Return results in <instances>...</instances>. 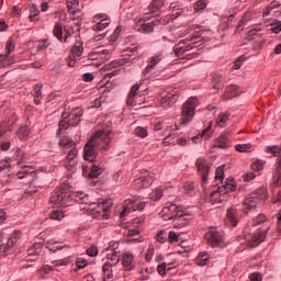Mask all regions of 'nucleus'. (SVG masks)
<instances>
[{
	"label": "nucleus",
	"mask_w": 281,
	"mask_h": 281,
	"mask_svg": "<svg viewBox=\"0 0 281 281\" xmlns=\"http://www.w3.org/2000/svg\"><path fill=\"white\" fill-rule=\"evenodd\" d=\"M164 196V190L157 188L149 193L150 201H159Z\"/></svg>",
	"instance_id": "obj_47"
},
{
	"label": "nucleus",
	"mask_w": 281,
	"mask_h": 281,
	"mask_svg": "<svg viewBox=\"0 0 281 281\" xmlns=\"http://www.w3.org/2000/svg\"><path fill=\"white\" fill-rule=\"evenodd\" d=\"M71 199V192L67 188V186L58 187L55 192L52 193L49 198V203L53 205H67Z\"/></svg>",
	"instance_id": "obj_6"
},
{
	"label": "nucleus",
	"mask_w": 281,
	"mask_h": 281,
	"mask_svg": "<svg viewBox=\"0 0 281 281\" xmlns=\"http://www.w3.org/2000/svg\"><path fill=\"white\" fill-rule=\"evenodd\" d=\"M226 218L232 224V227H236V225H238V209L236 207L227 209Z\"/></svg>",
	"instance_id": "obj_22"
},
{
	"label": "nucleus",
	"mask_w": 281,
	"mask_h": 281,
	"mask_svg": "<svg viewBox=\"0 0 281 281\" xmlns=\"http://www.w3.org/2000/svg\"><path fill=\"white\" fill-rule=\"evenodd\" d=\"M32 95L34 98V104H41V100H43V83H36L33 87Z\"/></svg>",
	"instance_id": "obj_23"
},
{
	"label": "nucleus",
	"mask_w": 281,
	"mask_h": 281,
	"mask_svg": "<svg viewBox=\"0 0 281 281\" xmlns=\"http://www.w3.org/2000/svg\"><path fill=\"white\" fill-rule=\"evenodd\" d=\"M70 262L71 260L69 259V257H66L64 259L53 261V265H55V267H67V265H69Z\"/></svg>",
	"instance_id": "obj_62"
},
{
	"label": "nucleus",
	"mask_w": 281,
	"mask_h": 281,
	"mask_svg": "<svg viewBox=\"0 0 281 281\" xmlns=\"http://www.w3.org/2000/svg\"><path fill=\"white\" fill-rule=\"evenodd\" d=\"M104 205H106V200L99 202L97 209H93V212L98 214L97 218H103L104 221H106L109 220V212L111 209Z\"/></svg>",
	"instance_id": "obj_20"
},
{
	"label": "nucleus",
	"mask_w": 281,
	"mask_h": 281,
	"mask_svg": "<svg viewBox=\"0 0 281 281\" xmlns=\"http://www.w3.org/2000/svg\"><path fill=\"white\" fill-rule=\"evenodd\" d=\"M156 240L157 243H160L161 245H164V243L168 240V233L166 231H159L156 235Z\"/></svg>",
	"instance_id": "obj_56"
},
{
	"label": "nucleus",
	"mask_w": 281,
	"mask_h": 281,
	"mask_svg": "<svg viewBox=\"0 0 281 281\" xmlns=\"http://www.w3.org/2000/svg\"><path fill=\"white\" fill-rule=\"evenodd\" d=\"M159 25V20L146 21V20H138L135 23V30L140 32V34H150L155 31V27Z\"/></svg>",
	"instance_id": "obj_9"
},
{
	"label": "nucleus",
	"mask_w": 281,
	"mask_h": 281,
	"mask_svg": "<svg viewBox=\"0 0 281 281\" xmlns=\"http://www.w3.org/2000/svg\"><path fill=\"white\" fill-rule=\"evenodd\" d=\"M134 135H136V137H142V139H144V137H148V131L142 126H138L134 130Z\"/></svg>",
	"instance_id": "obj_57"
},
{
	"label": "nucleus",
	"mask_w": 281,
	"mask_h": 281,
	"mask_svg": "<svg viewBox=\"0 0 281 281\" xmlns=\"http://www.w3.org/2000/svg\"><path fill=\"white\" fill-rule=\"evenodd\" d=\"M16 177L20 179H27V177H34V170H27L26 167H23L22 170L18 171Z\"/></svg>",
	"instance_id": "obj_46"
},
{
	"label": "nucleus",
	"mask_w": 281,
	"mask_h": 281,
	"mask_svg": "<svg viewBox=\"0 0 281 281\" xmlns=\"http://www.w3.org/2000/svg\"><path fill=\"white\" fill-rule=\"evenodd\" d=\"M232 113L229 112H221L215 121L216 126L220 128H225L227 126V121L229 120V116Z\"/></svg>",
	"instance_id": "obj_25"
},
{
	"label": "nucleus",
	"mask_w": 281,
	"mask_h": 281,
	"mask_svg": "<svg viewBox=\"0 0 281 281\" xmlns=\"http://www.w3.org/2000/svg\"><path fill=\"white\" fill-rule=\"evenodd\" d=\"M206 8H207V2H205V0H198L193 4V10L195 12H203V10H205Z\"/></svg>",
	"instance_id": "obj_50"
},
{
	"label": "nucleus",
	"mask_w": 281,
	"mask_h": 281,
	"mask_svg": "<svg viewBox=\"0 0 281 281\" xmlns=\"http://www.w3.org/2000/svg\"><path fill=\"white\" fill-rule=\"evenodd\" d=\"M196 265L200 267H205L210 262V255L207 252H200L195 259Z\"/></svg>",
	"instance_id": "obj_37"
},
{
	"label": "nucleus",
	"mask_w": 281,
	"mask_h": 281,
	"mask_svg": "<svg viewBox=\"0 0 281 281\" xmlns=\"http://www.w3.org/2000/svg\"><path fill=\"white\" fill-rule=\"evenodd\" d=\"M161 5V0H153L149 4V10L150 12H156V10H159Z\"/></svg>",
	"instance_id": "obj_63"
},
{
	"label": "nucleus",
	"mask_w": 281,
	"mask_h": 281,
	"mask_svg": "<svg viewBox=\"0 0 281 281\" xmlns=\"http://www.w3.org/2000/svg\"><path fill=\"white\" fill-rule=\"evenodd\" d=\"M280 31H281V22L278 21L272 24L271 32H273V34H280Z\"/></svg>",
	"instance_id": "obj_64"
},
{
	"label": "nucleus",
	"mask_w": 281,
	"mask_h": 281,
	"mask_svg": "<svg viewBox=\"0 0 281 281\" xmlns=\"http://www.w3.org/2000/svg\"><path fill=\"white\" fill-rule=\"evenodd\" d=\"M59 146H61L63 148H74L76 147V143H74L71 138L65 136L59 140Z\"/></svg>",
	"instance_id": "obj_45"
},
{
	"label": "nucleus",
	"mask_w": 281,
	"mask_h": 281,
	"mask_svg": "<svg viewBox=\"0 0 281 281\" xmlns=\"http://www.w3.org/2000/svg\"><path fill=\"white\" fill-rule=\"evenodd\" d=\"M225 192H236V182L232 178H227L223 186Z\"/></svg>",
	"instance_id": "obj_41"
},
{
	"label": "nucleus",
	"mask_w": 281,
	"mask_h": 281,
	"mask_svg": "<svg viewBox=\"0 0 281 281\" xmlns=\"http://www.w3.org/2000/svg\"><path fill=\"white\" fill-rule=\"evenodd\" d=\"M238 86L231 85L226 87L225 92L223 94V100H232L233 98H238Z\"/></svg>",
	"instance_id": "obj_21"
},
{
	"label": "nucleus",
	"mask_w": 281,
	"mask_h": 281,
	"mask_svg": "<svg viewBox=\"0 0 281 281\" xmlns=\"http://www.w3.org/2000/svg\"><path fill=\"white\" fill-rule=\"evenodd\" d=\"M46 248L53 251V254H56V251L63 249V246L58 245V241H47Z\"/></svg>",
	"instance_id": "obj_53"
},
{
	"label": "nucleus",
	"mask_w": 281,
	"mask_h": 281,
	"mask_svg": "<svg viewBox=\"0 0 281 281\" xmlns=\"http://www.w3.org/2000/svg\"><path fill=\"white\" fill-rule=\"evenodd\" d=\"M199 104V99L191 97L182 105L181 109V121L180 124H188L192 122V117L195 115L196 106Z\"/></svg>",
	"instance_id": "obj_5"
},
{
	"label": "nucleus",
	"mask_w": 281,
	"mask_h": 281,
	"mask_svg": "<svg viewBox=\"0 0 281 281\" xmlns=\"http://www.w3.org/2000/svg\"><path fill=\"white\" fill-rule=\"evenodd\" d=\"M267 201V189L261 188L257 191L248 194L244 201L243 205L247 207V210H254V207H258V205H262Z\"/></svg>",
	"instance_id": "obj_3"
},
{
	"label": "nucleus",
	"mask_w": 281,
	"mask_h": 281,
	"mask_svg": "<svg viewBox=\"0 0 281 281\" xmlns=\"http://www.w3.org/2000/svg\"><path fill=\"white\" fill-rule=\"evenodd\" d=\"M109 254H112L114 256H119V258H122V246L117 241H111L108 246Z\"/></svg>",
	"instance_id": "obj_29"
},
{
	"label": "nucleus",
	"mask_w": 281,
	"mask_h": 281,
	"mask_svg": "<svg viewBox=\"0 0 281 281\" xmlns=\"http://www.w3.org/2000/svg\"><path fill=\"white\" fill-rule=\"evenodd\" d=\"M179 100V97L175 93H170L166 90H162L158 95V101L160 102L164 109H168L170 104H175Z\"/></svg>",
	"instance_id": "obj_15"
},
{
	"label": "nucleus",
	"mask_w": 281,
	"mask_h": 281,
	"mask_svg": "<svg viewBox=\"0 0 281 281\" xmlns=\"http://www.w3.org/2000/svg\"><path fill=\"white\" fill-rule=\"evenodd\" d=\"M82 115H85V112L79 106L72 109L68 114L63 113L61 121L59 122V133H65L70 126H78Z\"/></svg>",
	"instance_id": "obj_2"
},
{
	"label": "nucleus",
	"mask_w": 281,
	"mask_h": 281,
	"mask_svg": "<svg viewBox=\"0 0 281 281\" xmlns=\"http://www.w3.org/2000/svg\"><path fill=\"white\" fill-rule=\"evenodd\" d=\"M76 201L77 203H82L83 205H91V200H89V195L83 192H77Z\"/></svg>",
	"instance_id": "obj_42"
},
{
	"label": "nucleus",
	"mask_w": 281,
	"mask_h": 281,
	"mask_svg": "<svg viewBox=\"0 0 281 281\" xmlns=\"http://www.w3.org/2000/svg\"><path fill=\"white\" fill-rule=\"evenodd\" d=\"M153 173L145 171L142 172L140 176L134 180V184L136 186L137 190H143L144 188H150V186H153Z\"/></svg>",
	"instance_id": "obj_12"
},
{
	"label": "nucleus",
	"mask_w": 281,
	"mask_h": 281,
	"mask_svg": "<svg viewBox=\"0 0 281 281\" xmlns=\"http://www.w3.org/2000/svg\"><path fill=\"white\" fill-rule=\"evenodd\" d=\"M53 34L57 38V41H59L60 43H64V36H63L64 30H63V24H60V22H57L54 25Z\"/></svg>",
	"instance_id": "obj_34"
},
{
	"label": "nucleus",
	"mask_w": 281,
	"mask_h": 281,
	"mask_svg": "<svg viewBox=\"0 0 281 281\" xmlns=\"http://www.w3.org/2000/svg\"><path fill=\"white\" fill-rule=\"evenodd\" d=\"M225 165H222L216 168L215 170V179L216 181H223L225 179Z\"/></svg>",
	"instance_id": "obj_51"
},
{
	"label": "nucleus",
	"mask_w": 281,
	"mask_h": 281,
	"mask_svg": "<svg viewBox=\"0 0 281 281\" xmlns=\"http://www.w3.org/2000/svg\"><path fill=\"white\" fill-rule=\"evenodd\" d=\"M13 159L18 161V166H21V164H25V161H27V154L18 147L14 149Z\"/></svg>",
	"instance_id": "obj_27"
},
{
	"label": "nucleus",
	"mask_w": 281,
	"mask_h": 281,
	"mask_svg": "<svg viewBox=\"0 0 281 281\" xmlns=\"http://www.w3.org/2000/svg\"><path fill=\"white\" fill-rule=\"evenodd\" d=\"M93 23H95V25H93V32H102L109 27L111 20L106 18V14L99 13L93 16Z\"/></svg>",
	"instance_id": "obj_13"
},
{
	"label": "nucleus",
	"mask_w": 281,
	"mask_h": 281,
	"mask_svg": "<svg viewBox=\"0 0 281 281\" xmlns=\"http://www.w3.org/2000/svg\"><path fill=\"white\" fill-rule=\"evenodd\" d=\"M41 251H43V244L36 243L27 249L29 256H40Z\"/></svg>",
	"instance_id": "obj_39"
},
{
	"label": "nucleus",
	"mask_w": 281,
	"mask_h": 281,
	"mask_svg": "<svg viewBox=\"0 0 281 281\" xmlns=\"http://www.w3.org/2000/svg\"><path fill=\"white\" fill-rule=\"evenodd\" d=\"M64 166L66 170L74 172L78 166V160H64Z\"/></svg>",
	"instance_id": "obj_52"
},
{
	"label": "nucleus",
	"mask_w": 281,
	"mask_h": 281,
	"mask_svg": "<svg viewBox=\"0 0 281 281\" xmlns=\"http://www.w3.org/2000/svg\"><path fill=\"white\" fill-rule=\"evenodd\" d=\"M32 134V130L30 126H21L16 131V137L19 138L20 142H27L30 139V135Z\"/></svg>",
	"instance_id": "obj_24"
},
{
	"label": "nucleus",
	"mask_w": 281,
	"mask_h": 281,
	"mask_svg": "<svg viewBox=\"0 0 281 281\" xmlns=\"http://www.w3.org/2000/svg\"><path fill=\"white\" fill-rule=\"evenodd\" d=\"M235 150L237 153H247V150H251V144H237Z\"/></svg>",
	"instance_id": "obj_60"
},
{
	"label": "nucleus",
	"mask_w": 281,
	"mask_h": 281,
	"mask_svg": "<svg viewBox=\"0 0 281 281\" xmlns=\"http://www.w3.org/2000/svg\"><path fill=\"white\" fill-rule=\"evenodd\" d=\"M221 196H223V188H218L210 194V199L213 203H223V199Z\"/></svg>",
	"instance_id": "obj_35"
},
{
	"label": "nucleus",
	"mask_w": 281,
	"mask_h": 281,
	"mask_svg": "<svg viewBox=\"0 0 281 281\" xmlns=\"http://www.w3.org/2000/svg\"><path fill=\"white\" fill-rule=\"evenodd\" d=\"M106 260H108L106 261L108 265H112L113 267H117V265H120L121 257H119L117 255H113L111 252H108Z\"/></svg>",
	"instance_id": "obj_43"
},
{
	"label": "nucleus",
	"mask_w": 281,
	"mask_h": 281,
	"mask_svg": "<svg viewBox=\"0 0 281 281\" xmlns=\"http://www.w3.org/2000/svg\"><path fill=\"white\" fill-rule=\"evenodd\" d=\"M229 130H225L224 132H222L220 134V136L217 137L216 142H215V146L216 148H229V146H232V140H229Z\"/></svg>",
	"instance_id": "obj_18"
},
{
	"label": "nucleus",
	"mask_w": 281,
	"mask_h": 281,
	"mask_svg": "<svg viewBox=\"0 0 281 281\" xmlns=\"http://www.w3.org/2000/svg\"><path fill=\"white\" fill-rule=\"evenodd\" d=\"M126 236L130 243H139V226H134V228L128 229Z\"/></svg>",
	"instance_id": "obj_26"
},
{
	"label": "nucleus",
	"mask_w": 281,
	"mask_h": 281,
	"mask_svg": "<svg viewBox=\"0 0 281 281\" xmlns=\"http://www.w3.org/2000/svg\"><path fill=\"white\" fill-rule=\"evenodd\" d=\"M5 52H7V54H5V55H0V58H8V55H9L11 52H14V41L9 40V41L7 42Z\"/></svg>",
	"instance_id": "obj_59"
},
{
	"label": "nucleus",
	"mask_w": 281,
	"mask_h": 281,
	"mask_svg": "<svg viewBox=\"0 0 281 281\" xmlns=\"http://www.w3.org/2000/svg\"><path fill=\"white\" fill-rule=\"evenodd\" d=\"M68 12H69L70 19H72V21H81L82 20V11L79 8L68 9Z\"/></svg>",
	"instance_id": "obj_44"
},
{
	"label": "nucleus",
	"mask_w": 281,
	"mask_h": 281,
	"mask_svg": "<svg viewBox=\"0 0 281 281\" xmlns=\"http://www.w3.org/2000/svg\"><path fill=\"white\" fill-rule=\"evenodd\" d=\"M167 240L169 245H177V243H181L183 238H181V233H176L175 231H170L167 235Z\"/></svg>",
	"instance_id": "obj_32"
},
{
	"label": "nucleus",
	"mask_w": 281,
	"mask_h": 281,
	"mask_svg": "<svg viewBox=\"0 0 281 281\" xmlns=\"http://www.w3.org/2000/svg\"><path fill=\"white\" fill-rule=\"evenodd\" d=\"M109 50L102 48H95L93 52L88 54V60H100L103 56H106Z\"/></svg>",
	"instance_id": "obj_30"
},
{
	"label": "nucleus",
	"mask_w": 281,
	"mask_h": 281,
	"mask_svg": "<svg viewBox=\"0 0 281 281\" xmlns=\"http://www.w3.org/2000/svg\"><path fill=\"white\" fill-rule=\"evenodd\" d=\"M111 148V127L98 130L83 147V159L93 164L98 159V150Z\"/></svg>",
	"instance_id": "obj_1"
},
{
	"label": "nucleus",
	"mask_w": 281,
	"mask_h": 281,
	"mask_svg": "<svg viewBox=\"0 0 281 281\" xmlns=\"http://www.w3.org/2000/svg\"><path fill=\"white\" fill-rule=\"evenodd\" d=\"M195 166L198 168V172L202 177V182L207 183V176L210 175V165H207L204 158H198L195 160Z\"/></svg>",
	"instance_id": "obj_17"
},
{
	"label": "nucleus",
	"mask_w": 281,
	"mask_h": 281,
	"mask_svg": "<svg viewBox=\"0 0 281 281\" xmlns=\"http://www.w3.org/2000/svg\"><path fill=\"white\" fill-rule=\"evenodd\" d=\"M189 224L190 220H188V215L183 211L172 220L173 229H183V227H188Z\"/></svg>",
	"instance_id": "obj_19"
},
{
	"label": "nucleus",
	"mask_w": 281,
	"mask_h": 281,
	"mask_svg": "<svg viewBox=\"0 0 281 281\" xmlns=\"http://www.w3.org/2000/svg\"><path fill=\"white\" fill-rule=\"evenodd\" d=\"M121 265L123 271H133L135 269V255L131 251H124L121 255Z\"/></svg>",
	"instance_id": "obj_14"
},
{
	"label": "nucleus",
	"mask_w": 281,
	"mask_h": 281,
	"mask_svg": "<svg viewBox=\"0 0 281 281\" xmlns=\"http://www.w3.org/2000/svg\"><path fill=\"white\" fill-rule=\"evenodd\" d=\"M266 153H270V155H273V157H278L281 149L278 146H268L266 147Z\"/></svg>",
	"instance_id": "obj_61"
},
{
	"label": "nucleus",
	"mask_w": 281,
	"mask_h": 281,
	"mask_svg": "<svg viewBox=\"0 0 281 281\" xmlns=\"http://www.w3.org/2000/svg\"><path fill=\"white\" fill-rule=\"evenodd\" d=\"M161 60H164V53L158 52L147 59V65L155 68L157 65H159V63H161Z\"/></svg>",
	"instance_id": "obj_31"
},
{
	"label": "nucleus",
	"mask_w": 281,
	"mask_h": 281,
	"mask_svg": "<svg viewBox=\"0 0 281 281\" xmlns=\"http://www.w3.org/2000/svg\"><path fill=\"white\" fill-rule=\"evenodd\" d=\"M146 207V202L139 198H132L124 202V209L121 211V217L132 212H142Z\"/></svg>",
	"instance_id": "obj_8"
},
{
	"label": "nucleus",
	"mask_w": 281,
	"mask_h": 281,
	"mask_svg": "<svg viewBox=\"0 0 281 281\" xmlns=\"http://www.w3.org/2000/svg\"><path fill=\"white\" fill-rule=\"evenodd\" d=\"M29 20L31 21V23H34L36 21V16L41 14V11H38V7H36V4H31L29 7Z\"/></svg>",
	"instance_id": "obj_38"
},
{
	"label": "nucleus",
	"mask_w": 281,
	"mask_h": 281,
	"mask_svg": "<svg viewBox=\"0 0 281 281\" xmlns=\"http://www.w3.org/2000/svg\"><path fill=\"white\" fill-rule=\"evenodd\" d=\"M211 88L213 91H215V93L223 89V77L221 75H213L211 80Z\"/></svg>",
	"instance_id": "obj_28"
},
{
	"label": "nucleus",
	"mask_w": 281,
	"mask_h": 281,
	"mask_svg": "<svg viewBox=\"0 0 281 281\" xmlns=\"http://www.w3.org/2000/svg\"><path fill=\"white\" fill-rule=\"evenodd\" d=\"M71 36H74V26L66 25L64 27V43H67V40Z\"/></svg>",
	"instance_id": "obj_55"
},
{
	"label": "nucleus",
	"mask_w": 281,
	"mask_h": 281,
	"mask_svg": "<svg viewBox=\"0 0 281 281\" xmlns=\"http://www.w3.org/2000/svg\"><path fill=\"white\" fill-rule=\"evenodd\" d=\"M267 234H269V228L266 231L257 229L250 239H248V245L250 247H258L260 243H265V238H267Z\"/></svg>",
	"instance_id": "obj_16"
},
{
	"label": "nucleus",
	"mask_w": 281,
	"mask_h": 281,
	"mask_svg": "<svg viewBox=\"0 0 281 281\" xmlns=\"http://www.w3.org/2000/svg\"><path fill=\"white\" fill-rule=\"evenodd\" d=\"M200 38L199 34L193 35L191 38H186L180 41L178 44L173 46V53L178 58H183L188 52H192L194 47H196V41Z\"/></svg>",
	"instance_id": "obj_4"
},
{
	"label": "nucleus",
	"mask_w": 281,
	"mask_h": 281,
	"mask_svg": "<svg viewBox=\"0 0 281 281\" xmlns=\"http://www.w3.org/2000/svg\"><path fill=\"white\" fill-rule=\"evenodd\" d=\"M113 265L111 263H104L103 267H102V272H103V276L104 278H106L108 280H111L113 279Z\"/></svg>",
	"instance_id": "obj_40"
},
{
	"label": "nucleus",
	"mask_w": 281,
	"mask_h": 281,
	"mask_svg": "<svg viewBox=\"0 0 281 281\" xmlns=\"http://www.w3.org/2000/svg\"><path fill=\"white\" fill-rule=\"evenodd\" d=\"M14 245H16L15 238H9L7 244H2L0 247V251H3V254L8 255L12 249H14Z\"/></svg>",
	"instance_id": "obj_33"
},
{
	"label": "nucleus",
	"mask_w": 281,
	"mask_h": 281,
	"mask_svg": "<svg viewBox=\"0 0 281 281\" xmlns=\"http://www.w3.org/2000/svg\"><path fill=\"white\" fill-rule=\"evenodd\" d=\"M171 36L173 37H170V41H177V38L186 36V33L181 30V27H177L172 31Z\"/></svg>",
	"instance_id": "obj_58"
},
{
	"label": "nucleus",
	"mask_w": 281,
	"mask_h": 281,
	"mask_svg": "<svg viewBox=\"0 0 281 281\" xmlns=\"http://www.w3.org/2000/svg\"><path fill=\"white\" fill-rule=\"evenodd\" d=\"M139 52V46H136L133 44L132 47L125 48L123 50V58L116 59L109 64V67L111 69H115V67H122L123 65H126V63H131V60H135L137 58V54Z\"/></svg>",
	"instance_id": "obj_7"
},
{
	"label": "nucleus",
	"mask_w": 281,
	"mask_h": 281,
	"mask_svg": "<svg viewBox=\"0 0 281 281\" xmlns=\"http://www.w3.org/2000/svg\"><path fill=\"white\" fill-rule=\"evenodd\" d=\"M161 212L165 221H173V218L178 217L183 210H181V206L177 204L167 203Z\"/></svg>",
	"instance_id": "obj_10"
},
{
	"label": "nucleus",
	"mask_w": 281,
	"mask_h": 281,
	"mask_svg": "<svg viewBox=\"0 0 281 281\" xmlns=\"http://www.w3.org/2000/svg\"><path fill=\"white\" fill-rule=\"evenodd\" d=\"M82 52H85V47L82 46V42L77 41L74 46L71 47V54L74 56H77L78 58H80V56H82Z\"/></svg>",
	"instance_id": "obj_36"
},
{
	"label": "nucleus",
	"mask_w": 281,
	"mask_h": 281,
	"mask_svg": "<svg viewBox=\"0 0 281 281\" xmlns=\"http://www.w3.org/2000/svg\"><path fill=\"white\" fill-rule=\"evenodd\" d=\"M77 157H78V149L76 147H71L65 160L78 161Z\"/></svg>",
	"instance_id": "obj_54"
},
{
	"label": "nucleus",
	"mask_w": 281,
	"mask_h": 281,
	"mask_svg": "<svg viewBox=\"0 0 281 281\" xmlns=\"http://www.w3.org/2000/svg\"><path fill=\"white\" fill-rule=\"evenodd\" d=\"M52 221H61L65 218V213L60 210H54L49 213Z\"/></svg>",
	"instance_id": "obj_49"
},
{
	"label": "nucleus",
	"mask_w": 281,
	"mask_h": 281,
	"mask_svg": "<svg viewBox=\"0 0 281 281\" xmlns=\"http://www.w3.org/2000/svg\"><path fill=\"white\" fill-rule=\"evenodd\" d=\"M204 240L211 247H222L223 246V236L215 229H211L205 233Z\"/></svg>",
	"instance_id": "obj_11"
},
{
	"label": "nucleus",
	"mask_w": 281,
	"mask_h": 281,
	"mask_svg": "<svg viewBox=\"0 0 281 281\" xmlns=\"http://www.w3.org/2000/svg\"><path fill=\"white\" fill-rule=\"evenodd\" d=\"M103 172L102 168L92 165L90 172H89V177L90 179H98V177H100V173Z\"/></svg>",
	"instance_id": "obj_48"
}]
</instances>
